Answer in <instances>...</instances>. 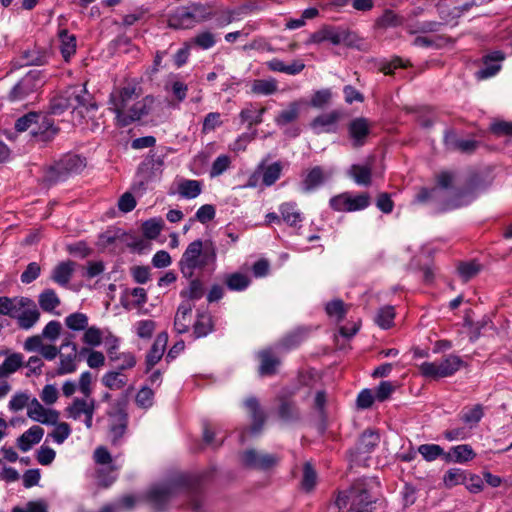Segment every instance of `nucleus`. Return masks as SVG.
<instances>
[{
    "instance_id": "39",
    "label": "nucleus",
    "mask_w": 512,
    "mask_h": 512,
    "mask_svg": "<svg viewBox=\"0 0 512 512\" xmlns=\"http://www.w3.org/2000/svg\"><path fill=\"white\" fill-rule=\"evenodd\" d=\"M349 305L345 304L342 299H333L326 303L325 312L329 317H335L339 323L343 321L348 313Z\"/></svg>"
},
{
    "instance_id": "17",
    "label": "nucleus",
    "mask_w": 512,
    "mask_h": 512,
    "mask_svg": "<svg viewBox=\"0 0 512 512\" xmlns=\"http://www.w3.org/2000/svg\"><path fill=\"white\" fill-rule=\"evenodd\" d=\"M279 462V458L273 454L259 455L256 450L248 449L242 455V464L248 469L268 471Z\"/></svg>"
},
{
    "instance_id": "19",
    "label": "nucleus",
    "mask_w": 512,
    "mask_h": 512,
    "mask_svg": "<svg viewBox=\"0 0 512 512\" xmlns=\"http://www.w3.org/2000/svg\"><path fill=\"white\" fill-rule=\"evenodd\" d=\"M19 305L24 308V310L20 314H16L15 318L18 327L23 330H29L38 322L40 312L35 303L29 298L22 297L19 300Z\"/></svg>"
},
{
    "instance_id": "27",
    "label": "nucleus",
    "mask_w": 512,
    "mask_h": 512,
    "mask_svg": "<svg viewBox=\"0 0 512 512\" xmlns=\"http://www.w3.org/2000/svg\"><path fill=\"white\" fill-rule=\"evenodd\" d=\"M476 452L469 444H460L453 446L445 454V463H459L464 464L476 457Z\"/></svg>"
},
{
    "instance_id": "41",
    "label": "nucleus",
    "mask_w": 512,
    "mask_h": 512,
    "mask_svg": "<svg viewBox=\"0 0 512 512\" xmlns=\"http://www.w3.org/2000/svg\"><path fill=\"white\" fill-rule=\"evenodd\" d=\"M481 269L482 265L479 264L476 260L463 261L460 262L457 266V272L463 282H468L477 276Z\"/></svg>"
},
{
    "instance_id": "11",
    "label": "nucleus",
    "mask_w": 512,
    "mask_h": 512,
    "mask_svg": "<svg viewBox=\"0 0 512 512\" xmlns=\"http://www.w3.org/2000/svg\"><path fill=\"white\" fill-rule=\"evenodd\" d=\"M47 73L44 70L32 69L14 85L9 93L11 101H21L40 89L46 82Z\"/></svg>"
},
{
    "instance_id": "31",
    "label": "nucleus",
    "mask_w": 512,
    "mask_h": 512,
    "mask_svg": "<svg viewBox=\"0 0 512 512\" xmlns=\"http://www.w3.org/2000/svg\"><path fill=\"white\" fill-rule=\"evenodd\" d=\"M214 331V321L212 316L206 312H198L197 319L193 324L192 336L194 339L206 337Z\"/></svg>"
},
{
    "instance_id": "14",
    "label": "nucleus",
    "mask_w": 512,
    "mask_h": 512,
    "mask_svg": "<svg viewBox=\"0 0 512 512\" xmlns=\"http://www.w3.org/2000/svg\"><path fill=\"white\" fill-rule=\"evenodd\" d=\"M255 357L258 361L257 374L259 377H273L279 374L282 360L272 347L257 351Z\"/></svg>"
},
{
    "instance_id": "34",
    "label": "nucleus",
    "mask_w": 512,
    "mask_h": 512,
    "mask_svg": "<svg viewBox=\"0 0 512 512\" xmlns=\"http://www.w3.org/2000/svg\"><path fill=\"white\" fill-rule=\"evenodd\" d=\"M60 41V52L63 58L68 61L76 52V37L70 34L67 29H61L58 32Z\"/></svg>"
},
{
    "instance_id": "49",
    "label": "nucleus",
    "mask_w": 512,
    "mask_h": 512,
    "mask_svg": "<svg viewBox=\"0 0 512 512\" xmlns=\"http://www.w3.org/2000/svg\"><path fill=\"white\" fill-rule=\"evenodd\" d=\"M164 221L162 218H151L142 223V232L146 239H156L163 229Z\"/></svg>"
},
{
    "instance_id": "64",
    "label": "nucleus",
    "mask_w": 512,
    "mask_h": 512,
    "mask_svg": "<svg viewBox=\"0 0 512 512\" xmlns=\"http://www.w3.org/2000/svg\"><path fill=\"white\" fill-rule=\"evenodd\" d=\"M154 391L147 385L143 386L135 397L138 407L148 409L153 405Z\"/></svg>"
},
{
    "instance_id": "21",
    "label": "nucleus",
    "mask_w": 512,
    "mask_h": 512,
    "mask_svg": "<svg viewBox=\"0 0 512 512\" xmlns=\"http://www.w3.org/2000/svg\"><path fill=\"white\" fill-rule=\"evenodd\" d=\"M72 335L68 334L61 345V350L65 351L70 349L69 352H60V366L58 368V374H68L76 369L75 359L77 358V346L72 342Z\"/></svg>"
},
{
    "instance_id": "22",
    "label": "nucleus",
    "mask_w": 512,
    "mask_h": 512,
    "mask_svg": "<svg viewBox=\"0 0 512 512\" xmlns=\"http://www.w3.org/2000/svg\"><path fill=\"white\" fill-rule=\"evenodd\" d=\"M505 55L502 51H492L483 56V66L475 73L478 80H484L496 75L500 69V62L503 61Z\"/></svg>"
},
{
    "instance_id": "46",
    "label": "nucleus",
    "mask_w": 512,
    "mask_h": 512,
    "mask_svg": "<svg viewBox=\"0 0 512 512\" xmlns=\"http://www.w3.org/2000/svg\"><path fill=\"white\" fill-rule=\"evenodd\" d=\"M466 480L467 472L460 468H451L447 470L443 476V484L448 489L466 483Z\"/></svg>"
},
{
    "instance_id": "57",
    "label": "nucleus",
    "mask_w": 512,
    "mask_h": 512,
    "mask_svg": "<svg viewBox=\"0 0 512 512\" xmlns=\"http://www.w3.org/2000/svg\"><path fill=\"white\" fill-rule=\"evenodd\" d=\"M102 383L109 389H121L127 383V376L119 371H110L102 377Z\"/></svg>"
},
{
    "instance_id": "33",
    "label": "nucleus",
    "mask_w": 512,
    "mask_h": 512,
    "mask_svg": "<svg viewBox=\"0 0 512 512\" xmlns=\"http://www.w3.org/2000/svg\"><path fill=\"white\" fill-rule=\"evenodd\" d=\"M404 18L395 13L392 9H385L381 16H379L374 23L377 29H387L399 27L403 24Z\"/></svg>"
},
{
    "instance_id": "1",
    "label": "nucleus",
    "mask_w": 512,
    "mask_h": 512,
    "mask_svg": "<svg viewBox=\"0 0 512 512\" xmlns=\"http://www.w3.org/2000/svg\"><path fill=\"white\" fill-rule=\"evenodd\" d=\"M205 476L204 473H176L166 484L151 487L146 494V500L155 511L164 512L177 493L185 492L187 499L182 508L191 512H205Z\"/></svg>"
},
{
    "instance_id": "44",
    "label": "nucleus",
    "mask_w": 512,
    "mask_h": 512,
    "mask_svg": "<svg viewBox=\"0 0 512 512\" xmlns=\"http://www.w3.org/2000/svg\"><path fill=\"white\" fill-rule=\"evenodd\" d=\"M94 408V400L87 402L85 399L75 398L72 404L67 407V413L70 418L79 419L82 415Z\"/></svg>"
},
{
    "instance_id": "35",
    "label": "nucleus",
    "mask_w": 512,
    "mask_h": 512,
    "mask_svg": "<svg viewBox=\"0 0 512 512\" xmlns=\"http://www.w3.org/2000/svg\"><path fill=\"white\" fill-rule=\"evenodd\" d=\"M326 403H327V393L325 390H319L315 394L314 398V408L319 414L320 422L318 424V429L323 434L327 429V412H326Z\"/></svg>"
},
{
    "instance_id": "15",
    "label": "nucleus",
    "mask_w": 512,
    "mask_h": 512,
    "mask_svg": "<svg viewBox=\"0 0 512 512\" xmlns=\"http://www.w3.org/2000/svg\"><path fill=\"white\" fill-rule=\"evenodd\" d=\"M164 161L162 157L156 156L153 150L139 164L137 174L141 177L139 186L145 189V186L152 182L158 175L162 174V166Z\"/></svg>"
},
{
    "instance_id": "20",
    "label": "nucleus",
    "mask_w": 512,
    "mask_h": 512,
    "mask_svg": "<svg viewBox=\"0 0 512 512\" xmlns=\"http://www.w3.org/2000/svg\"><path fill=\"white\" fill-rule=\"evenodd\" d=\"M341 116L342 113L338 110L320 114L310 122V127L316 134L337 133L338 121L340 120Z\"/></svg>"
},
{
    "instance_id": "8",
    "label": "nucleus",
    "mask_w": 512,
    "mask_h": 512,
    "mask_svg": "<svg viewBox=\"0 0 512 512\" xmlns=\"http://www.w3.org/2000/svg\"><path fill=\"white\" fill-rule=\"evenodd\" d=\"M128 391H123L106 412L108 417V433L112 445H117L127 430Z\"/></svg>"
},
{
    "instance_id": "47",
    "label": "nucleus",
    "mask_w": 512,
    "mask_h": 512,
    "mask_svg": "<svg viewBox=\"0 0 512 512\" xmlns=\"http://www.w3.org/2000/svg\"><path fill=\"white\" fill-rule=\"evenodd\" d=\"M23 365V356L20 353H13L6 357L0 365L1 377L8 376L16 372Z\"/></svg>"
},
{
    "instance_id": "32",
    "label": "nucleus",
    "mask_w": 512,
    "mask_h": 512,
    "mask_svg": "<svg viewBox=\"0 0 512 512\" xmlns=\"http://www.w3.org/2000/svg\"><path fill=\"white\" fill-rule=\"evenodd\" d=\"M325 182L323 169L320 166H315L307 173L301 182L302 190L310 192L321 186Z\"/></svg>"
},
{
    "instance_id": "38",
    "label": "nucleus",
    "mask_w": 512,
    "mask_h": 512,
    "mask_svg": "<svg viewBox=\"0 0 512 512\" xmlns=\"http://www.w3.org/2000/svg\"><path fill=\"white\" fill-rule=\"evenodd\" d=\"M68 177L69 175L66 170H64V166L61 165L60 160L54 165L49 166L44 173V181L49 185H55L59 182H63Z\"/></svg>"
},
{
    "instance_id": "18",
    "label": "nucleus",
    "mask_w": 512,
    "mask_h": 512,
    "mask_svg": "<svg viewBox=\"0 0 512 512\" xmlns=\"http://www.w3.org/2000/svg\"><path fill=\"white\" fill-rule=\"evenodd\" d=\"M467 2L464 0H439L437 12L439 17L447 24L457 20L467 12Z\"/></svg>"
},
{
    "instance_id": "29",
    "label": "nucleus",
    "mask_w": 512,
    "mask_h": 512,
    "mask_svg": "<svg viewBox=\"0 0 512 512\" xmlns=\"http://www.w3.org/2000/svg\"><path fill=\"white\" fill-rule=\"evenodd\" d=\"M43 435L44 429L42 427L32 426L17 439V446L22 452H27L33 445L41 441Z\"/></svg>"
},
{
    "instance_id": "12",
    "label": "nucleus",
    "mask_w": 512,
    "mask_h": 512,
    "mask_svg": "<svg viewBox=\"0 0 512 512\" xmlns=\"http://www.w3.org/2000/svg\"><path fill=\"white\" fill-rule=\"evenodd\" d=\"M153 103L154 97L152 95H147L142 99V101L135 103L128 112L124 110V105L115 108L116 125L120 128H124L133 122L140 120L141 117L147 116L150 113Z\"/></svg>"
},
{
    "instance_id": "62",
    "label": "nucleus",
    "mask_w": 512,
    "mask_h": 512,
    "mask_svg": "<svg viewBox=\"0 0 512 512\" xmlns=\"http://www.w3.org/2000/svg\"><path fill=\"white\" fill-rule=\"evenodd\" d=\"M98 346H103L106 353H111V350L119 348V338L98 328Z\"/></svg>"
},
{
    "instance_id": "59",
    "label": "nucleus",
    "mask_w": 512,
    "mask_h": 512,
    "mask_svg": "<svg viewBox=\"0 0 512 512\" xmlns=\"http://www.w3.org/2000/svg\"><path fill=\"white\" fill-rule=\"evenodd\" d=\"M317 481V473L314 469L313 465L309 462H306L303 466V478H302V488L306 492L312 491L316 486Z\"/></svg>"
},
{
    "instance_id": "3",
    "label": "nucleus",
    "mask_w": 512,
    "mask_h": 512,
    "mask_svg": "<svg viewBox=\"0 0 512 512\" xmlns=\"http://www.w3.org/2000/svg\"><path fill=\"white\" fill-rule=\"evenodd\" d=\"M68 109H72L73 113H77L82 119L91 120L92 127L96 125V99L94 94L87 90L86 84L70 86L50 100L49 114L62 115Z\"/></svg>"
},
{
    "instance_id": "9",
    "label": "nucleus",
    "mask_w": 512,
    "mask_h": 512,
    "mask_svg": "<svg viewBox=\"0 0 512 512\" xmlns=\"http://www.w3.org/2000/svg\"><path fill=\"white\" fill-rule=\"evenodd\" d=\"M466 365L459 356L450 354L440 363L423 362L419 369L423 377L430 380H439L453 376L461 367Z\"/></svg>"
},
{
    "instance_id": "5",
    "label": "nucleus",
    "mask_w": 512,
    "mask_h": 512,
    "mask_svg": "<svg viewBox=\"0 0 512 512\" xmlns=\"http://www.w3.org/2000/svg\"><path fill=\"white\" fill-rule=\"evenodd\" d=\"M217 249L211 240L205 243L201 239L191 242L184 251L180 261L179 268L183 277L190 279L196 269H203L210 263H215Z\"/></svg>"
},
{
    "instance_id": "28",
    "label": "nucleus",
    "mask_w": 512,
    "mask_h": 512,
    "mask_svg": "<svg viewBox=\"0 0 512 512\" xmlns=\"http://www.w3.org/2000/svg\"><path fill=\"white\" fill-rule=\"evenodd\" d=\"M129 234L123 229L111 226L105 232L98 235V246L104 248L113 246L112 250L116 251L118 243H124L128 239Z\"/></svg>"
},
{
    "instance_id": "55",
    "label": "nucleus",
    "mask_w": 512,
    "mask_h": 512,
    "mask_svg": "<svg viewBox=\"0 0 512 512\" xmlns=\"http://www.w3.org/2000/svg\"><path fill=\"white\" fill-rule=\"evenodd\" d=\"M306 336H307L306 330H304L302 328H298V329L286 334L281 340V345L287 350L294 349V348L298 347L304 341Z\"/></svg>"
},
{
    "instance_id": "56",
    "label": "nucleus",
    "mask_w": 512,
    "mask_h": 512,
    "mask_svg": "<svg viewBox=\"0 0 512 512\" xmlns=\"http://www.w3.org/2000/svg\"><path fill=\"white\" fill-rule=\"evenodd\" d=\"M39 305L46 312H52L60 304V299L52 289H46L39 295Z\"/></svg>"
},
{
    "instance_id": "60",
    "label": "nucleus",
    "mask_w": 512,
    "mask_h": 512,
    "mask_svg": "<svg viewBox=\"0 0 512 512\" xmlns=\"http://www.w3.org/2000/svg\"><path fill=\"white\" fill-rule=\"evenodd\" d=\"M22 66H42L47 62L46 55L37 50H27L21 56Z\"/></svg>"
},
{
    "instance_id": "42",
    "label": "nucleus",
    "mask_w": 512,
    "mask_h": 512,
    "mask_svg": "<svg viewBox=\"0 0 512 512\" xmlns=\"http://www.w3.org/2000/svg\"><path fill=\"white\" fill-rule=\"evenodd\" d=\"M351 175L359 185L369 186L372 182V168L370 165L353 164Z\"/></svg>"
},
{
    "instance_id": "2",
    "label": "nucleus",
    "mask_w": 512,
    "mask_h": 512,
    "mask_svg": "<svg viewBox=\"0 0 512 512\" xmlns=\"http://www.w3.org/2000/svg\"><path fill=\"white\" fill-rule=\"evenodd\" d=\"M454 175L450 171H441L436 177L437 185L431 188L422 187L416 195L419 203L434 202V213L440 214L470 204L476 198L477 190L485 188V180L479 173H471L461 187L454 189L450 197L440 201V190L452 188Z\"/></svg>"
},
{
    "instance_id": "53",
    "label": "nucleus",
    "mask_w": 512,
    "mask_h": 512,
    "mask_svg": "<svg viewBox=\"0 0 512 512\" xmlns=\"http://www.w3.org/2000/svg\"><path fill=\"white\" fill-rule=\"evenodd\" d=\"M251 91L258 95H271L277 91V81L271 79H256L252 83Z\"/></svg>"
},
{
    "instance_id": "24",
    "label": "nucleus",
    "mask_w": 512,
    "mask_h": 512,
    "mask_svg": "<svg viewBox=\"0 0 512 512\" xmlns=\"http://www.w3.org/2000/svg\"><path fill=\"white\" fill-rule=\"evenodd\" d=\"M244 405L252 419L250 432L252 434L260 433L265 424L266 415L263 409L261 408L259 400L256 397L251 396L245 400Z\"/></svg>"
},
{
    "instance_id": "63",
    "label": "nucleus",
    "mask_w": 512,
    "mask_h": 512,
    "mask_svg": "<svg viewBox=\"0 0 512 512\" xmlns=\"http://www.w3.org/2000/svg\"><path fill=\"white\" fill-rule=\"evenodd\" d=\"M66 326L74 331H80L86 329L88 325V318L83 313H72L65 318Z\"/></svg>"
},
{
    "instance_id": "43",
    "label": "nucleus",
    "mask_w": 512,
    "mask_h": 512,
    "mask_svg": "<svg viewBox=\"0 0 512 512\" xmlns=\"http://www.w3.org/2000/svg\"><path fill=\"white\" fill-rule=\"evenodd\" d=\"M60 161L69 176L79 173L86 166V159L75 154H68L60 159Z\"/></svg>"
},
{
    "instance_id": "48",
    "label": "nucleus",
    "mask_w": 512,
    "mask_h": 512,
    "mask_svg": "<svg viewBox=\"0 0 512 512\" xmlns=\"http://www.w3.org/2000/svg\"><path fill=\"white\" fill-rule=\"evenodd\" d=\"M279 211L284 222L294 227L298 222L302 221L301 214L296 211V204L287 202L280 205Z\"/></svg>"
},
{
    "instance_id": "10",
    "label": "nucleus",
    "mask_w": 512,
    "mask_h": 512,
    "mask_svg": "<svg viewBox=\"0 0 512 512\" xmlns=\"http://www.w3.org/2000/svg\"><path fill=\"white\" fill-rule=\"evenodd\" d=\"M297 392L298 388L284 387L276 395V415L284 423H297L301 420V410L295 400Z\"/></svg>"
},
{
    "instance_id": "6",
    "label": "nucleus",
    "mask_w": 512,
    "mask_h": 512,
    "mask_svg": "<svg viewBox=\"0 0 512 512\" xmlns=\"http://www.w3.org/2000/svg\"><path fill=\"white\" fill-rule=\"evenodd\" d=\"M14 127L17 132L29 130L31 140L38 144H47L59 132V128L49 116L37 112H29L21 116L16 120Z\"/></svg>"
},
{
    "instance_id": "52",
    "label": "nucleus",
    "mask_w": 512,
    "mask_h": 512,
    "mask_svg": "<svg viewBox=\"0 0 512 512\" xmlns=\"http://www.w3.org/2000/svg\"><path fill=\"white\" fill-rule=\"evenodd\" d=\"M417 451L428 462H432L439 457L444 461L446 454L444 449L438 444H422L418 447Z\"/></svg>"
},
{
    "instance_id": "26",
    "label": "nucleus",
    "mask_w": 512,
    "mask_h": 512,
    "mask_svg": "<svg viewBox=\"0 0 512 512\" xmlns=\"http://www.w3.org/2000/svg\"><path fill=\"white\" fill-rule=\"evenodd\" d=\"M196 20L189 6L180 7L168 18V27L179 30L194 27Z\"/></svg>"
},
{
    "instance_id": "16",
    "label": "nucleus",
    "mask_w": 512,
    "mask_h": 512,
    "mask_svg": "<svg viewBox=\"0 0 512 512\" xmlns=\"http://www.w3.org/2000/svg\"><path fill=\"white\" fill-rule=\"evenodd\" d=\"M98 465H107L98 468V487L108 488L117 479L118 467L112 463V456L105 446H98Z\"/></svg>"
},
{
    "instance_id": "4",
    "label": "nucleus",
    "mask_w": 512,
    "mask_h": 512,
    "mask_svg": "<svg viewBox=\"0 0 512 512\" xmlns=\"http://www.w3.org/2000/svg\"><path fill=\"white\" fill-rule=\"evenodd\" d=\"M380 482L376 477H360L355 479L350 487L339 492L335 504L339 509L346 508L350 503L348 512H373L372 505L377 498L372 494L374 488H379Z\"/></svg>"
},
{
    "instance_id": "7",
    "label": "nucleus",
    "mask_w": 512,
    "mask_h": 512,
    "mask_svg": "<svg viewBox=\"0 0 512 512\" xmlns=\"http://www.w3.org/2000/svg\"><path fill=\"white\" fill-rule=\"evenodd\" d=\"M381 435L376 428L365 429L358 437L355 445L347 450V459L349 468L353 467H369L371 454L379 446Z\"/></svg>"
},
{
    "instance_id": "45",
    "label": "nucleus",
    "mask_w": 512,
    "mask_h": 512,
    "mask_svg": "<svg viewBox=\"0 0 512 512\" xmlns=\"http://www.w3.org/2000/svg\"><path fill=\"white\" fill-rule=\"evenodd\" d=\"M189 7L196 23L203 22L217 16V11H214L213 6L208 3H191Z\"/></svg>"
},
{
    "instance_id": "36",
    "label": "nucleus",
    "mask_w": 512,
    "mask_h": 512,
    "mask_svg": "<svg viewBox=\"0 0 512 512\" xmlns=\"http://www.w3.org/2000/svg\"><path fill=\"white\" fill-rule=\"evenodd\" d=\"M177 192L186 199H194L202 192V183L198 180L183 179L178 184Z\"/></svg>"
},
{
    "instance_id": "23",
    "label": "nucleus",
    "mask_w": 512,
    "mask_h": 512,
    "mask_svg": "<svg viewBox=\"0 0 512 512\" xmlns=\"http://www.w3.org/2000/svg\"><path fill=\"white\" fill-rule=\"evenodd\" d=\"M167 342H168L167 332H165V331L160 332L157 335L151 348L149 349V351L146 354V357H145V366L146 367H145V371H144L145 373H149L152 370V368L161 360V358L164 354Z\"/></svg>"
},
{
    "instance_id": "30",
    "label": "nucleus",
    "mask_w": 512,
    "mask_h": 512,
    "mask_svg": "<svg viewBox=\"0 0 512 512\" xmlns=\"http://www.w3.org/2000/svg\"><path fill=\"white\" fill-rule=\"evenodd\" d=\"M75 265L70 260L60 262L54 267L51 279L60 286H67L75 270Z\"/></svg>"
},
{
    "instance_id": "50",
    "label": "nucleus",
    "mask_w": 512,
    "mask_h": 512,
    "mask_svg": "<svg viewBox=\"0 0 512 512\" xmlns=\"http://www.w3.org/2000/svg\"><path fill=\"white\" fill-rule=\"evenodd\" d=\"M266 108L262 107L258 110H253L252 108H244L241 110L239 117L241 123H248V129H251L254 125H259L263 122V114L265 113Z\"/></svg>"
},
{
    "instance_id": "54",
    "label": "nucleus",
    "mask_w": 512,
    "mask_h": 512,
    "mask_svg": "<svg viewBox=\"0 0 512 512\" xmlns=\"http://www.w3.org/2000/svg\"><path fill=\"white\" fill-rule=\"evenodd\" d=\"M283 165L280 161H276L268 165L262 175V183L264 186H272L280 178Z\"/></svg>"
},
{
    "instance_id": "37",
    "label": "nucleus",
    "mask_w": 512,
    "mask_h": 512,
    "mask_svg": "<svg viewBox=\"0 0 512 512\" xmlns=\"http://www.w3.org/2000/svg\"><path fill=\"white\" fill-rule=\"evenodd\" d=\"M300 113V105L299 102L293 101L289 103L288 109L282 110L275 117V123L279 127L286 126L294 121H296L299 117Z\"/></svg>"
},
{
    "instance_id": "51",
    "label": "nucleus",
    "mask_w": 512,
    "mask_h": 512,
    "mask_svg": "<svg viewBox=\"0 0 512 512\" xmlns=\"http://www.w3.org/2000/svg\"><path fill=\"white\" fill-rule=\"evenodd\" d=\"M395 310L391 305L381 307L375 317L376 324L382 329H389L394 324Z\"/></svg>"
},
{
    "instance_id": "40",
    "label": "nucleus",
    "mask_w": 512,
    "mask_h": 512,
    "mask_svg": "<svg viewBox=\"0 0 512 512\" xmlns=\"http://www.w3.org/2000/svg\"><path fill=\"white\" fill-rule=\"evenodd\" d=\"M224 282L227 288L231 291H243L250 285L251 280L247 275L235 272L227 274Z\"/></svg>"
},
{
    "instance_id": "58",
    "label": "nucleus",
    "mask_w": 512,
    "mask_h": 512,
    "mask_svg": "<svg viewBox=\"0 0 512 512\" xmlns=\"http://www.w3.org/2000/svg\"><path fill=\"white\" fill-rule=\"evenodd\" d=\"M371 203V197L367 192L360 193L354 197L348 195L347 212L359 211L367 208Z\"/></svg>"
},
{
    "instance_id": "61",
    "label": "nucleus",
    "mask_w": 512,
    "mask_h": 512,
    "mask_svg": "<svg viewBox=\"0 0 512 512\" xmlns=\"http://www.w3.org/2000/svg\"><path fill=\"white\" fill-rule=\"evenodd\" d=\"M204 295V287L203 283L200 279H192L189 283L188 290H182L180 292V296L183 298H188L189 300H199Z\"/></svg>"
},
{
    "instance_id": "13",
    "label": "nucleus",
    "mask_w": 512,
    "mask_h": 512,
    "mask_svg": "<svg viewBox=\"0 0 512 512\" xmlns=\"http://www.w3.org/2000/svg\"><path fill=\"white\" fill-rule=\"evenodd\" d=\"M371 134L372 123L366 117H355L347 124V135L352 147L355 149L366 145Z\"/></svg>"
},
{
    "instance_id": "25",
    "label": "nucleus",
    "mask_w": 512,
    "mask_h": 512,
    "mask_svg": "<svg viewBox=\"0 0 512 512\" xmlns=\"http://www.w3.org/2000/svg\"><path fill=\"white\" fill-rule=\"evenodd\" d=\"M340 26L323 25L319 30L312 33L306 44H320L325 41L331 42L333 45L340 44Z\"/></svg>"
}]
</instances>
